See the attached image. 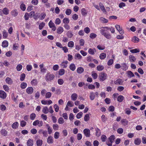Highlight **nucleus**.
<instances>
[{
	"label": "nucleus",
	"mask_w": 146,
	"mask_h": 146,
	"mask_svg": "<svg viewBox=\"0 0 146 146\" xmlns=\"http://www.w3.org/2000/svg\"><path fill=\"white\" fill-rule=\"evenodd\" d=\"M100 32L101 34L104 36L106 39H110L112 37L111 34L107 32L108 30H110L112 33H115V29L112 27H102L101 28Z\"/></svg>",
	"instance_id": "f257e3e1"
},
{
	"label": "nucleus",
	"mask_w": 146,
	"mask_h": 146,
	"mask_svg": "<svg viewBox=\"0 0 146 146\" xmlns=\"http://www.w3.org/2000/svg\"><path fill=\"white\" fill-rule=\"evenodd\" d=\"M54 77L55 76L53 74L48 73L45 75V79L47 82H50L53 80Z\"/></svg>",
	"instance_id": "f03ea898"
},
{
	"label": "nucleus",
	"mask_w": 146,
	"mask_h": 146,
	"mask_svg": "<svg viewBox=\"0 0 146 146\" xmlns=\"http://www.w3.org/2000/svg\"><path fill=\"white\" fill-rule=\"evenodd\" d=\"M107 77V74L106 73L102 72L99 74L98 79L100 81L103 82L106 80Z\"/></svg>",
	"instance_id": "7ed1b4c3"
},
{
	"label": "nucleus",
	"mask_w": 146,
	"mask_h": 146,
	"mask_svg": "<svg viewBox=\"0 0 146 146\" xmlns=\"http://www.w3.org/2000/svg\"><path fill=\"white\" fill-rule=\"evenodd\" d=\"M48 26L50 28H52V30L53 31H55L56 30V27L52 20H50L49 22Z\"/></svg>",
	"instance_id": "20e7f679"
},
{
	"label": "nucleus",
	"mask_w": 146,
	"mask_h": 146,
	"mask_svg": "<svg viewBox=\"0 0 146 146\" xmlns=\"http://www.w3.org/2000/svg\"><path fill=\"white\" fill-rule=\"evenodd\" d=\"M68 62L67 60H64L60 64L61 67L62 68H66L67 67Z\"/></svg>",
	"instance_id": "39448f33"
},
{
	"label": "nucleus",
	"mask_w": 146,
	"mask_h": 146,
	"mask_svg": "<svg viewBox=\"0 0 146 146\" xmlns=\"http://www.w3.org/2000/svg\"><path fill=\"white\" fill-rule=\"evenodd\" d=\"M83 133L86 137H90V132L89 129L87 128L84 129L83 130Z\"/></svg>",
	"instance_id": "423d86ee"
},
{
	"label": "nucleus",
	"mask_w": 146,
	"mask_h": 146,
	"mask_svg": "<svg viewBox=\"0 0 146 146\" xmlns=\"http://www.w3.org/2000/svg\"><path fill=\"white\" fill-rule=\"evenodd\" d=\"M7 97L6 93L3 91L0 90V98L3 99H4Z\"/></svg>",
	"instance_id": "0eeeda50"
},
{
	"label": "nucleus",
	"mask_w": 146,
	"mask_h": 146,
	"mask_svg": "<svg viewBox=\"0 0 146 146\" xmlns=\"http://www.w3.org/2000/svg\"><path fill=\"white\" fill-rule=\"evenodd\" d=\"M41 103L44 105H50L52 103L51 100H41Z\"/></svg>",
	"instance_id": "6e6552de"
},
{
	"label": "nucleus",
	"mask_w": 146,
	"mask_h": 146,
	"mask_svg": "<svg viewBox=\"0 0 146 146\" xmlns=\"http://www.w3.org/2000/svg\"><path fill=\"white\" fill-rule=\"evenodd\" d=\"M34 89L32 87H28L26 90V92L29 94H32L33 92Z\"/></svg>",
	"instance_id": "1a4fd4ad"
},
{
	"label": "nucleus",
	"mask_w": 146,
	"mask_h": 146,
	"mask_svg": "<svg viewBox=\"0 0 146 146\" xmlns=\"http://www.w3.org/2000/svg\"><path fill=\"white\" fill-rule=\"evenodd\" d=\"M0 133L1 135L5 137L8 134L7 131L4 129H1Z\"/></svg>",
	"instance_id": "9d476101"
},
{
	"label": "nucleus",
	"mask_w": 146,
	"mask_h": 146,
	"mask_svg": "<svg viewBox=\"0 0 146 146\" xmlns=\"http://www.w3.org/2000/svg\"><path fill=\"white\" fill-rule=\"evenodd\" d=\"M134 144L136 145H139L141 143V140L140 138H136L134 141Z\"/></svg>",
	"instance_id": "9b49d317"
},
{
	"label": "nucleus",
	"mask_w": 146,
	"mask_h": 146,
	"mask_svg": "<svg viewBox=\"0 0 146 146\" xmlns=\"http://www.w3.org/2000/svg\"><path fill=\"white\" fill-rule=\"evenodd\" d=\"M129 61L131 62H135L136 60V58L133 55H130L129 56Z\"/></svg>",
	"instance_id": "f8f14e48"
},
{
	"label": "nucleus",
	"mask_w": 146,
	"mask_h": 146,
	"mask_svg": "<svg viewBox=\"0 0 146 146\" xmlns=\"http://www.w3.org/2000/svg\"><path fill=\"white\" fill-rule=\"evenodd\" d=\"M78 96V95L76 93L72 94L71 96V100L74 101L76 100Z\"/></svg>",
	"instance_id": "ddd939ff"
},
{
	"label": "nucleus",
	"mask_w": 146,
	"mask_h": 146,
	"mask_svg": "<svg viewBox=\"0 0 146 146\" xmlns=\"http://www.w3.org/2000/svg\"><path fill=\"white\" fill-rule=\"evenodd\" d=\"M121 67L122 69L124 71H126L127 70L128 68V66L125 63H123L121 64Z\"/></svg>",
	"instance_id": "4468645a"
},
{
	"label": "nucleus",
	"mask_w": 146,
	"mask_h": 146,
	"mask_svg": "<svg viewBox=\"0 0 146 146\" xmlns=\"http://www.w3.org/2000/svg\"><path fill=\"white\" fill-rule=\"evenodd\" d=\"M47 142L48 144H52L53 142V138L50 135H49L47 139Z\"/></svg>",
	"instance_id": "2eb2a0df"
},
{
	"label": "nucleus",
	"mask_w": 146,
	"mask_h": 146,
	"mask_svg": "<svg viewBox=\"0 0 146 146\" xmlns=\"http://www.w3.org/2000/svg\"><path fill=\"white\" fill-rule=\"evenodd\" d=\"M96 52V50L95 48H90L88 49V52L91 55H94L95 52Z\"/></svg>",
	"instance_id": "dca6fc26"
},
{
	"label": "nucleus",
	"mask_w": 146,
	"mask_h": 146,
	"mask_svg": "<svg viewBox=\"0 0 146 146\" xmlns=\"http://www.w3.org/2000/svg\"><path fill=\"white\" fill-rule=\"evenodd\" d=\"M122 80L121 79H118L115 81L114 84L116 85H121L123 82Z\"/></svg>",
	"instance_id": "f3484780"
},
{
	"label": "nucleus",
	"mask_w": 146,
	"mask_h": 146,
	"mask_svg": "<svg viewBox=\"0 0 146 146\" xmlns=\"http://www.w3.org/2000/svg\"><path fill=\"white\" fill-rule=\"evenodd\" d=\"M64 31V29L62 27H59L56 30V32L58 34H61Z\"/></svg>",
	"instance_id": "a211bd4d"
},
{
	"label": "nucleus",
	"mask_w": 146,
	"mask_h": 146,
	"mask_svg": "<svg viewBox=\"0 0 146 146\" xmlns=\"http://www.w3.org/2000/svg\"><path fill=\"white\" fill-rule=\"evenodd\" d=\"M27 143L28 146H32L33 144V140L31 139H29L27 141Z\"/></svg>",
	"instance_id": "6ab92c4d"
},
{
	"label": "nucleus",
	"mask_w": 146,
	"mask_h": 146,
	"mask_svg": "<svg viewBox=\"0 0 146 146\" xmlns=\"http://www.w3.org/2000/svg\"><path fill=\"white\" fill-rule=\"evenodd\" d=\"M19 126V123L17 122H16L12 124V127L13 129H16L18 128Z\"/></svg>",
	"instance_id": "aec40b11"
},
{
	"label": "nucleus",
	"mask_w": 146,
	"mask_h": 146,
	"mask_svg": "<svg viewBox=\"0 0 146 146\" xmlns=\"http://www.w3.org/2000/svg\"><path fill=\"white\" fill-rule=\"evenodd\" d=\"M127 74L128 77L131 78L132 77H134L135 76L133 72L131 71H128L127 72Z\"/></svg>",
	"instance_id": "412c9836"
},
{
	"label": "nucleus",
	"mask_w": 146,
	"mask_h": 146,
	"mask_svg": "<svg viewBox=\"0 0 146 146\" xmlns=\"http://www.w3.org/2000/svg\"><path fill=\"white\" fill-rule=\"evenodd\" d=\"M31 84L32 86H36L37 85L38 83L37 80L35 79H33L31 82Z\"/></svg>",
	"instance_id": "4be33fe9"
},
{
	"label": "nucleus",
	"mask_w": 146,
	"mask_h": 146,
	"mask_svg": "<svg viewBox=\"0 0 146 146\" xmlns=\"http://www.w3.org/2000/svg\"><path fill=\"white\" fill-rule=\"evenodd\" d=\"M82 58V56L79 53L76 54L74 56V58L76 60H80Z\"/></svg>",
	"instance_id": "5701e85b"
},
{
	"label": "nucleus",
	"mask_w": 146,
	"mask_h": 146,
	"mask_svg": "<svg viewBox=\"0 0 146 146\" xmlns=\"http://www.w3.org/2000/svg\"><path fill=\"white\" fill-rule=\"evenodd\" d=\"M96 131V135L97 137H99L101 135V131L100 130L98 127L95 128Z\"/></svg>",
	"instance_id": "b1692460"
},
{
	"label": "nucleus",
	"mask_w": 146,
	"mask_h": 146,
	"mask_svg": "<svg viewBox=\"0 0 146 146\" xmlns=\"http://www.w3.org/2000/svg\"><path fill=\"white\" fill-rule=\"evenodd\" d=\"M6 83L9 84H11L13 83V81L9 77H7L5 80Z\"/></svg>",
	"instance_id": "393cba45"
},
{
	"label": "nucleus",
	"mask_w": 146,
	"mask_h": 146,
	"mask_svg": "<svg viewBox=\"0 0 146 146\" xmlns=\"http://www.w3.org/2000/svg\"><path fill=\"white\" fill-rule=\"evenodd\" d=\"M131 41L134 43H137L139 41V39L137 37L134 36L132 38Z\"/></svg>",
	"instance_id": "a878e982"
},
{
	"label": "nucleus",
	"mask_w": 146,
	"mask_h": 146,
	"mask_svg": "<svg viewBox=\"0 0 146 146\" xmlns=\"http://www.w3.org/2000/svg\"><path fill=\"white\" fill-rule=\"evenodd\" d=\"M106 53L103 52L99 56V58L101 60H104L106 58Z\"/></svg>",
	"instance_id": "bb28decb"
},
{
	"label": "nucleus",
	"mask_w": 146,
	"mask_h": 146,
	"mask_svg": "<svg viewBox=\"0 0 146 146\" xmlns=\"http://www.w3.org/2000/svg\"><path fill=\"white\" fill-rule=\"evenodd\" d=\"M42 111L44 113L47 114L49 112L47 106L44 107Z\"/></svg>",
	"instance_id": "cd10ccee"
},
{
	"label": "nucleus",
	"mask_w": 146,
	"mask_h": 146,
	"mask_svg": "<svg viewBox=\"0 0 146 146\" xmlns=\"http://www.w3.org/2000/svg\"><path fill=\"white\" fill-rule=\"evenodd\" d=\"M115 137L113 135H112L108 138L110 142L111 143H113L115 139Z\"/></svg>",
	"instance_id": "c85d7f7f"
},
{
	"label": "nucleus",
	"mask_w": 146,
	"mask_h": 146,
	"mask_svg": "<svg viewBox=\"0 0 146 146\" xmlns=\"http://www.w3.org/2000/svg\"><path fill=\"white\" fill-rule=\"evenodd\" d=\"M124 97L123 96L119 95L117 98V101L119 102H121L124 100Z\"/></svg>",
	"instance_id": "c756f323"
},
{
	"label": "nucleus",
	"mask_w": 146,
	"mask_h": 146,
	"mask_svg": "<svg viewBox=\"0 0 146 146\" xmlns=\"http://www.w3.org/2000/svg\"><path fill=\"white\" fill-rule=\"evenodd\" d=\"M11 15L14 16H16L18 14V11L16 9H15L12 10L11 12Z\"/></svg>",
	"instance_id": "7c9ffc66"
},
{
	"label": "nucleus",
	"mask_w": 146,
	"mask_h": 146,
	"mask_svg": "<svg viewBox=\"0 0 146 146\" xmlns=\"http://www.w3.org/2000/svg\"><path fill=\"white\" fill-rule=\"evenodd\" d=\"M84 71V68L81 67H79L77 69V72L78 74H82Z\"/></svg>",
	"instance_id": "2f4dec72"
},
{
	"label": "nucleus",
	"mask_w": 146,
	"mask_h": 146,
	"mask_svg": "<svg viewBox=\"0 0 146 146\" xmlns=\"http://www.w3.org/2000/svg\"><path fill=\"white\" fill-rule=\"evenodd\" d=\"M3 38L5 39L7 38L8 34L5 30H4L3 31Z\"/></svg>",
	"instance_id": "473e14b6"
},
{
	"label": "nucleus",
	"mask_w": 146,
	"mask_h": 146,
	"mask_svg": "<svg viewBox=\"0 0 146 146\" xmlns=\"http://www.w3.org/2000/svg\"><path fill=\"white\" fill-rule=\"evenodd\" d=\"M46 16V13H42L39 16V18L40 20H43L44 19Z\"/></svg>",
	"instance_id": "72a5a7b5"
},
{
	"label": "nucleus",
	"mask_w": 146,
	"mask_h": 146,
	"mask_svg": "<svg viewBox=\"0 0 146 146\" xmlns=\"http://www.w3.org/2000/svg\"><path fill=\"white\" fill-rule=\"evenodd\" d=\"M27 84L25 82H22L20 85V87L22 89H25L27 86Z\"/></svg>",
	"instance_id": "f704fd0d"
},
{
	"label": "nucleus",
	"mask_w": 146,
	"mask_h": 146,
	"mask_svg": "<svg viewBox=\"0 0 146 146\" xmlns=\"http://www.w3.org/2000/svg\"><path fill=\"white\" fill-rule=\"evenodd\" d=\"M3 12L4 14L7 15L9 13V10L7 8L5 7L3 9Z\"/></svg>",
	"instance_id": "c9c22d12"
},
{
	"label": "nucleus",
	"mask_w": 146,
	"mask_h": 146,
	"mask_svg": "<svg viewBox=\"0 0 146 146\" xmlns=\"http://www.w3.org/2000/svg\"><path fill=\"white\" fill-rule=\"evenodd\" d=\"M43 143V141L41 139H38L36 141V144L37 146H41Z\"/></svg>",
	"instance_id": "e433bc0d"
},
{
	"label": "nucleus",
	"mask_w": 146,
	"mask_h": 146,
	"mask_svg": "<svg viewBox=\"0 0 146 146\" xmlns=\"http://www.w3.org/2000/svg\"><path fill=\"white\" fill-rule=\"evenodd\" d=\"M8 45V42L7 40H4L2 43V46L3 47H7Z\"/></svg>",
	"instance_id": "4c0bfd02"
},
{
	"label": "nucleus",
	"mask_w": 146,
	"mask_h": 146,
	"mask_svg": "<svg viewBox=\"0 0 146 146\" xmlns=\"http://www.w3.org/2000/svg\"><path fill=\"white\" fill-rule=\"evenodd\" d=\"M100 19L101 22L103 23H106L108 22V20L103 17H101Z\"/></svg>",
	"instance_id": "58836bf2"
},
{
	"label": "nucleus",
	"mask_w": 146,
	"mask_h": 146,
	"mask_svg": "<svg viewBox=\"0 0 146 146\" xmlns=\"http://www.w3.org/2000/svg\"><path fill=\"white\" fill-rule=\"evenodd\" d=\"M90 100H92L94 99L95 98V94L94 92H91L90 93Z\"/></svg>",
	"instance_id": "ea45409f"
},
{
	"label": "nucleus",
	"mask_w": 146,
	"mask_h": 146,
	"mask_svg": "<svg viewBox=\"0 0 146 146\" xmlns=\"http://www.w3.org/2000/svg\"><path fill=\"white\" fill-rule=\"evenodd\" d=\"M70 69L72 71H74L76 69V66L73 63L71 64L69 66Z\"/></svg>",
	"instance_id": "a19ab883"
},
{
	"label": "nucleus",
	"mask_w": 146,
	"mask_h": 146,
	"mask_svg": "<svg viewBox=\"0 0 146 146\" xmlns=\"http://www.w3.org/2000/svg\"><path fill=\"white\" fill-rule=\"evenodd\" d=\"M74 43L73 41H70L68 43V46L69 48H72L74 47Z\"/></svg>",
	"instance_id": "79ce46f5"
},
{
	"label": "nucleus",
	"mask_w": 146,
	"mask_h": 146,
	"mask_svg": "<svg viewBox=\"0 0 146 146\" xmlns=\"http://www.w3.org/2000/svg\"><path fill=\"white\" fill-rule=\"evenodd\" d=\"M121 122L123 125L125 126L127 125L128 121L126 119H123L121 120Z\"/></svg>",
	"instance_id": "37998d69"
},
{
	"label": "nucleus",
	"mask_w": 146,
	"mask_h": 146,
	"mask_svg": "<svg viewBox=\"0 0 146 146\" xmlns=\"http://www.w3.org/2000/svg\"><path fill=\"white\" fill-rule=\"evenodd\" d=\"M65 73V70L63 68L60 69L58 71V74L60 76H62Z\"/></svg>",
	"instance_id": "c03bdc74"
},
{
	"label": "nucleus",
	"mask_w": 146,
	"mask_h": 146,
	"mask_svg": "<svg viewBox=\"0 0 146 146\" xmlns=\"http://www.w3.org/2000/svg\"><path fill=\"white\" fill-rule=\"evenodd\" d=\"M100 7L101 9L104 13H105L106 12V10L104 6L102 3H100Z\"/></svg>",
	"instance_id": "a18cd8bd"
},
{
	"label": "nucleus",
	"mask_w": 146,
	"mask_h": 146,
	"mask_svg": "<svg viewBox=\"0 0 146 146\" xmlns=\"http://www.w3.org/2000/svg\"><path fill=\"white\" fill-rule=\"evenodd\" d=\"M104 68V67L102 65H99L97 66L96 69L98 71L103 70Z\"/></svg>",
	"instance_id": "49530a36"
},
{
	"label": "nucleus",
	"mask_w": 146,
	"mask_h": 146,
	"mask_svg": "<svg viewBox=\"0 0 146 146\" xmlns=\"http://www.w3.org/2000/svg\"><path fill=\"white\" fill-rule=\"evenodd\" d=\"M140 51L139 49V48H135L134 49H132L130 50V52L133 53H137L139 52Z\"/></svg>",
	"instance_id": "de8ad7c7"
},
{
	"label": "nucleus",
	"mask_w": 146,
	"mask_h": 146,
	"mask_svg": "<svg viewBox=\"0 0 146 146\" xmlns=\"http://www.w3.org/2000/svg\"><path fill=\"white\" fill-rule=\"evenodd\" d=\"M87 11L85 8H83L81 9V14L83 16H86L87 14Z\"/></svg>",
	"instance_id": "09e8293b"
},
{
	"label": "nucleus",
	"mask_w": 146,
	"mask_h": 146,
	"mask_svg": "<svg viewBox=\"0 0 146 146\" xmlns=\"http://www.w3.org/2000/svg\"><path fill=\"white\" fill-rule=\"evenodd\" d=\"M72 13V10L70 9H67L65 11V14L67 15H70Z\"/></svg>",
	"instance_id": "8fccbe9b"
},
{
	"label": "nucleus",
	"mask_w": 146,
	"mask_h": 146,
	"mask_svg": "<svg viewBox=\"0 0 146 146\" xmlns=\"http://www.w3.org/2000/svg\"><path fill=\"white\" fill-rule=\"evenodd\" d=\"M45 25V23L44 22L40 23L39 25V29L41 30L44 27Z\"/></svg>",
	"instance_id": "3c124183"
},
{
	"label": "nucleus",
	"mask_w": 146,
	"mask_h": 146,
	"mask_svg": "<svg viewBox=\"0 0 146 146\" xmlns=\"http://www.w3.org/2000/svg\"><path fill=\"white\" fill-rule=\"evenodd\" d=\"M101 139L102 142H105L107 139V137L106 135H103L101 136Z\"/></svg>",
	"instance_id": "603ef678"
},
{
	"label": "nucleus",
	"mask_w": 146,
	"mask_h": 146,
	"mask_svg": "<svg viewBox=\"0 0 146 146\" xmlns=\"http://www.w3.org/2000/svg\"><path fill=\"white\" fill-rule=\"evenodd\" d=\"M36 117V115L35 113H31L30 116V119L31 120H34Z\"/></svg>",
	"instance_id": "864d4df0"
},
{
	"label": "nucleus",
	"mask_w": 146,
	"mask_h": 146,
	"mask_svg": "<svg viewBox=\"0 0 146 146\" xmlns=\"http://www.w3.org/2000/svg\"><path fill=\"white\" fill-rule=\"evenodd\" d=\"M58 123L59 124H62L64 122V120L62 117H60L58 119Z\"/></svg>",
	"instance_id": "5fc2aeb1"
},
{
	"label": "nucleus",
	"mask_w": 146,
	"mask_h": 146,
	"mask_svg": "<svg viewBox=\"0 0 146 146\" xmlns=\"http://www.w3.org/2000/svg\"><path fill=\"white\" fill-rule=\"evenodd\" d=\"M19 46L18 43H15L13 45V48L14 50H16L19 48Z\"/></svg>",
	"instance_id": "6e6d98bb"
},
{
	"label": "nucleus",
	"mask_w": 146,
	"mask_h": 146,
	"mask_svg": "<svg viewBox=\"0 0 146 146\" xmlns=\"http://www.w3.org/2000/svg\"><path fill=\"white\" fill-rule=\"evenodd\" d=\"M90 119L89 115L88 114H86L84 117V120L85 121H88Z\"/></svg>",
	"instance_id": "4d7b16f0"
},
{
	"label": "nucleus",
	"mask_w": 146,
	"mask_h": 146,
	"mask_svg": "<svg viewBox=\"0 0 146 146\" xmlns=\"http://www.w3.org/2000/svg\"><path fill=\"white\" fill-rule=\"evenodd\" d=\"M68 38H71L73 36V34L70 31H68L66 34Z\"/></svg>",
	"instance_id": "13d9d810"
},
{
	"label": "nucleus",
	"mask_w": 146,
	"mask_h": 146,
	"mask_svg": "<svg viewBox=\"0 0 146 146\" xmlns=\"http://www.w3.org/2000/svg\"><path fill=\"white\" fill-rule=\"evenodd\" d=\"M82 115L83 113L82 112H80L77 114L76 115V118L78 119H80L82 117Z\"/></svg>",
	"instance_id": "bf43d9fd"
},
{
	"label": "nucleus",
	"mask_w": 146,
	"mask_h": 146,
	"mask_svg": "<svg viewBox=\"0 0 146 146\" xmlns=\"http://www.w3.org/2000/svg\"><path fill=\"white\" fill-rule=\"evenodd\" d=\"M63 22L64 24H68L69 23V20L68 18H65L63 19Z\"/></svg>",
	"instance_id": "052dcab7"
},
{
	"label": "nucleus",
	"mask_w": 146,
	"mask_h": 146,
	"mask_svg": "<svg viewBox=\"0 0 146 146\" xmlns=\"http://www.w3.org/2000/svg\"><path fill=\"white\" fill-rule=\"evenodd\" d=\"M60 136L59 133L58 132H56L54 135V138L55 139H58V138Z\"/></svg>",
	"instance_id": "680f3d73"
},
{
	"label": "nucleus",
	"mask_w": 146,
	"mask_h": 146,
	"mask_svg": "<svg viewBox=\"0 0 146 146\" xmlns=\"http://www.w3.org/2000/svg\"><path fill=\"white\" fill-rule=\"evenodd\" d=\"M52 127L53 129L54 130L56 131L58 129L59 126L57 124H55L53 125Z\"/></svg>",
	"instance_id": "e2e57ef3"
},
{
	"label": "nucleus",
	"mask_w": 146,
	"mask_h": 146,
	"mask_svg": "<svg viewBox=\"0 0 146 146\" xmlns=\"http://www.w3.org/2000/svg\"><path fill=\"white\" fill-rule=\"evenodd\" d=\"M25 74L24 73L22 74L20 76V80L21 81H23L25 80Z\"/></svg>",
	"instance_id": "0e129e2a"
},
{
	"label": "nucleus",
	"mask_w": 146,
	"mask_h": 146,
	"mask_svg": "<svg viewBox=\"0 0 146 146\" xmlns=\"http://www.w3.org/2000/svg\"><path fill=\"white\" fill-rule=\"evenodd\" d=\"M21 9L23 11H25L26 9L25 5L23 3L21 4L20 5Z\"/></svg>",
	"instance_id": "69168bd1"
},
{
	"label": "nucleus",
	"mask_w": 146,
	"mask_h": 146,
	"mask_svg": "<svg viewBox=\"0 0 146 146\" xmlns=\"http://www.w3.org/2000/svg\"><path fill=\"white\" fill-rule=\"evenodd\" d=\"M113 63V60L112 59H110L109 60L108 62V65L110 66Z\"/></svg>",
	"instance_id": "338daca9"
},
{
	"label": "nucleus",
	"mask_w": 146,
	"mask_h": 146,
	"mask_svg": "<svg viewBox=\"0 0 146 146\" xmlns=\"http://www.w3.org/2000/svg\"><path fill=\"white\" fill-rule=\"evenodd\" d=\"M51 95L52 94L50 92H48L45 94V97L46 98H49L51 97Z\"/></svg>",
	"instance_id": "774afa93"
}]
</instances>
